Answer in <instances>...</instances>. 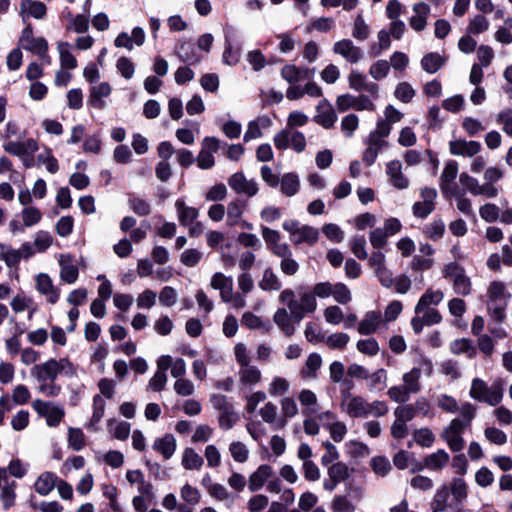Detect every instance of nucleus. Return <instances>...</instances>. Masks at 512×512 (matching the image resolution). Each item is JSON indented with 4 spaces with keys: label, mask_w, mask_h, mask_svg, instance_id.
<instances>
[{
    "label": "nucleus",
    "mask_w": 512,
    "mask_h": 512,
    "mask_svg": "<svg viewBox=\"0 0 512 512\" xmlns=\"http://www.w3.org/2000/svg\"><path fill=\"white\" fill-rule=\"evenodd\" d=\"M434 371L433 362L429 358H421L417 365L402 375V384L391 386L387 395L391 401L395 403H405L410 399L412 394L421 391V375L431 377Z\"/></svg>",
    "instance_id": "f257e3e1"
},
{
    "label": "nucleus",
    "mask_w": 512,
    "mask_h": 512,
    "mask_svg": "<svg viewBox=\"0 0 512 512\" xmlns=\"http://www.w3.org/2000/svg\"><path fill=\"white\" fill-rule=\"evenodd\" d=\"M476 414V407L465 402L460 408V417L453 418L442 430L441 438L446 442L453 452H460L465 446L463 433L470 426Z\"/></svg>",
    "instance_id": "f03ea898"
},
{
    "label": "nucleus",
    "mask_w": 512,
    "mask_h": 512,
    "mask_svg": "<svg viewBox=\"0 0 512 512\" xmlns=\"http://www.w3.org/2000/svg\"><path fill=\"white\" fill-rule=\"evenodd\" d=\"M30 374L37 382L56 381L59 374L69 377L76 376L77 368L67 358H50L43 363L34 365Z\"/></svg>",
    "instance_id": "7ed1b4c3"
},
{
    "label": "nucleus",
    "mask_w": 512,
    "mask_h": 512,
    "mask_svg": "<svg viewBox=\"0 0 512 512\" xmlns=\"http://www.w3.org/2000/svg\"><path fill=\"white\" fill-rule=\"evenodd\" d=\"M486 298L488 315L498 323L503 322L506 317L508 301L511 298L506 284L498 280L490 282L486 290Z\"/></svg>",
    "instance_id": "20e7f679"
},
{
    "label": "nucleus",
    "mask_w": 512,
    "mask_h": 512,
    "mask_svg": "<svg viewBox=\"0 0 512 512\" xmlns=\"http://www.w3.org/2000/svg\"><path fill=\"white\" fill-rule=\"evenodd\" d=\"M278 299L296 316L297 323H300L306 314H311L317 309L316 296L312 291L302 292L299 300H297L295 292L287 288L280 292Z\"/></svg>",
    "instance_id": "39448f33"
},
{
    "label": "nucleus",
    "mask_w": 512,
    "mask_h": 512,
    "mask_svg": "<svg viewBox=\"0 0 512 512\" xmlns=\"http://www.w3.org/2000/svg\"><path fill=\"white\" fill-rule=\"evenodd\" d=\"M503 395L501 383L488 386L481 378H474L471 382L469 396L475 401L497 406L502 401Z\"/></svg>",
    "instance_id": "423d86ee"
},
{
    "label": "nucleus",
    "mask_w": 512,
    "mask_h": 512,
    "mask_svg": "<svg viewBox=\"0 0 512 512\" xmlns=\"http://www.w3.org/2000/svg\"><path fill=\"white\" fill-rule=\"evenodd\" d=\"M282 227L289 233L290 240L294 245H314L319 239V231L317 228L302 225L295 219H289L283 222Z\"/></svg>",
    "instance_id": "0eeeda50"
},
{
    "label": "nucleus",
    "mask_w": 512,
    "mask_h": 512,
    "mask_svg": "<svg viewBox=\"0 0 512 512\" xmlns=\"http://www.w3.org/2000/svg\"><path fill=\"white\" fill-rule=\"evenodd\" d=\"M353 384L349 382L346 389L341 390L340 408L350 418H366L368 400L363 396L353 394L350 389Z\"/></svg>",
    "instance_id": "6e6552de"
},
{
    "label": "nucleus",
    "mask_w": 512,
    "mask_h": 512,
    "mask_svg": "<svg viewBox=\"0 0 512 512\" xmlns=\"http://www.w3.org/2000/svg\"><path fill=\"white\" fill-rule=\"evenodd\" d=\"M32 408L39 417L44 418L48 427H58L65 417L64 406L60 403L35 399Z\"/></svg>",
    "instance_id": "1a4fd4ad"
},
{
    "label": "nucleus",
    "mask_w": 512,
    "mask_h": 512,
    "mask_svg": "<svg viewBox=\"0 0 512 512\" xmlns=\"http://www.w3.org/2000/svg\"><path fill=\"white\" fill-rule=\"evenodd\" d=\"M3 149L18 158H20L25 167L33 165V155L39 149L35 139L29 138L24 141H8L4 143Z\"/></svg>",
    "instance_id": "9d476101"
},
{
    "label": "nucleus",
    "mask_w": 512,
    "mask_h": 512,
    "mask_svg": "<svg viewBox=\"0 0 512 512\" xmlns=\"http://www.w3.org/2000/svg\"><path fill=\"white\" fill-rule=\"evenodd\" d=\"M332 51L349 64H358L364 59L363 50L354 44L351 39L344 38L333 44Z\"/></svg>",
    "instance_id": "9b49d317"
},
{
    "label": "nucleus",
    "mask_w": 512,
    "mask_h": 512,
    "mask_svg": "<svg viewBox=\"0 0 512 512\" xmlns=\"http://www.w3.org/2000/svg\"><path fill=\"white\" fill-rule=\"evenodd\" d=\"M18 46L35 55H44L45 52H48L47 40L44 37H35L30 24L23 29L18 40Z\"/></svg>",
    "instance_id": "f8f14e48"
},
{
    "label": "nucleus",
    "mask_w": 512,
    "mask_h": 512,
    "mask_svg": "<svg viewBox=\"0 0 512 512\" xmlns=\"http://www.w3.org/2000/svg\"><path fill=\"white\" fill-rule=\"evenodd\" d=\"M35 290L43 296L49 304H56L61 295L60 289L54 285L53 279L47 273H38L34 276Z\"/></svg>",
    "instance_id": "ddd939ff"
},
{
    "label": "nucleus",
    "mask_w": 512,
    "mask_h": 512,
    "mask_svg": "<svg viewBox=\"0 0 512 512\" xmlns=\"http://www.w3.org/2000/svg\"><path fill=\"white\" fill-rule=\"evenodd\" d=\"M459 182L474 196L484 195L487 198H496L499 188L490 184H480L479 181L466 172L459 175Z\"/></svg>",
    "instance_id": "4468645a"
},
{
    "label": "nucleus",
    "mask_w": 512,
    "mask_h": 512,
    "mask_svg": "<svg viewBox=\"0 0 512 512\" xmlns=\"http://www.w3.org/2000/svg\"><path fill=\"white\" fill-rule=\"evenodd\" d=\"M220 148V141L216 137H205L201 143V150L196 158L200 169L207 170L215 165L214 154Z\"/></svg>",
    "instance_id": "2eb2a0df"
},
{
    "label": "nucleus",
    "mask_w": 512,
    "mask_h": 512,
    "mask_svg": "<svg viewBox=\"0 0 512 512\" xmlns=\"http://www.w3.org/2000/svg\"><path fill=\"white\" fill-rule=\"evenodd\" d=\"M350 477V470L346 463L337 461L327 467V478L323 481V488L332 492L339 483Z\"/></svg>",
    "instance_id": "dca6fc26"
},
{
    "label": "nucleus",
    "mask_w": 512,
    "mask_h": 512,
    "mask_svg": "<svg viewBox=\"0 0 512 512\" xmlns=\"http://www.w3.org/2000/svg\"><path fill=\"white\" fill-rule=\"evenodd\" d=\"M228 185L236 193L247 197L255 196L259 191L256 180L247 179L242 172H236L228 179Z\"/></svg>",
    "instance_id": "f3484780"
},
{
    "label": "nucleus",
    "mask_w": 512,
    "mask_h": 512,
    "mask_svg": "<svg viewBox=\"0 0 512 512\" xmlns=\"http://www.w3.org/2000/svg\"><path fill=\"white\" fill-rule=\"evenodd\" d=\"M385 326L381 311L371 310L367 311L359 321L357 331L359 334L367 336L379 333Z\"/></svg>",
    "instance_id": "a211bd4d"
},
{
    "label": "nucleus",
    "mask_w": 512,
    "mask_h": 512,
    "mask_svg": "<svg viewBox=\"0 0 512 512\" xmlns=\"http://www.w3.org/2000/svg\"><path fill=\"white\" fill-rule=\"evenodd\" d=\"M349 87L357 92L365 91L372 97H378V85L368 80L367 76L357 70L352 69L347 77Z\"/></svg>",
    "instance_id": "6ab92c4d"
},
{
    "label": "nucleus",
    "mask_w": 512,
    "mask_h": 512,
    "mask_svg": "<svg viewBox=\"0 0 512 512\" xmlns=\"http://www.w3.org/2000/svg\"><path fill=\"white\" fill-rule=\"evenodd\" d=\"M60 266L59 277L67 284H74L79 277V269L75 257L71 254H60L58 258Z\"/></svg>",
    "instance_id": "aec40b11"
},
{
    "label": "nucleus",
    "mask_w": 512,
    "mask_h": 512,
    "mask_svg": "<svg viewBox=\"0 0 512 512\" xmlns=\"http://www.w3.org/2000/svg\"><path fill=\"white\" fill-rule=\"evenodd\" d=\"M430 506L431 509L440 512H463V507L450 499L449 489L446 486L436 491Z\"/></svg>",
    "instance_id": "412c9836"
},
{
    "label": "nucleus",
    "mask_w": 512,
    "mask_h": 512,
    "mask_svg": "<svg viewBox=\"0 0 512 512\" xmlns=\"http://www.w3.org/2000/svg\"><path fill=\"white\" fill-rule=\"evenodd\" d=\"M273 321L279 330L287 337L294 335L296 331V316L286 308H278L274 315Z\"/></svg>",
    "instance_id": "4be33fe9"
},
{
    "label": "nucleus",
    "mask_w": 512,
    "mask_h": 512,
    "mask_svg": "<svg viewBox=\"0 0 512 512\" xmlns=\"http://www.w3.org/2000/svg\"><path fill=\"white\" fill-rule=\"evenodd\" d=\"M388 183L398 190L409 187V179L403 173V165L399 160H391L386 164Z\"/></svg>",
    "instance_id": "5701e85b"
},
{
    "label": "nucleus",
    "mask_w": 512,
    "mask_h": 512,
    "mask_svg": "<svg viewBox=\"0 0 512 512\" xmlns=\"http://www.w3.org/2000/svg\"><path fill=\"white\" fill-rule=\"evenodd\" d=\"M15 488L16 482L9 478L6 469L0 468V499L5 510H8L15 503Z\"/></svg>",
    "instance_id": "b1692460"
},
{
    "label": "nucleus",
    "mask_w": 512,
    "mask_h": 512,
    "mask_svg": "<svg viewBox=\"0 0 512 512\" xmlns=\"http://www.w3.org/2000/svg\"><path fill=\"white\" fill-rule=\"evenodd\" d=\"M47 13L46 5L37 0H21L19 6V14L23 20L26 22L29 18H34L37 20L44 19Z\"/></svg>",
    "instance_id": "393cba45"
},
{
    "label": "nucleus",
    "mask_w": 512,
    "mask_h": 512,
    "mask_svg": "<svg viewBox=\"0 0 512 512\" xmlns=\"http://www.w3.org/2000/svg\"><path fill=\"white\" fill-rule=\"evenodd\" d=\"M237 377L242 390L251 389L261 382L262 373L257 366L249 364L239 367Z\"/></svg>",
    "instance_id": "a878e982"
},
{
    "label": "nucleus",
    "mask_w": 512,
    "mask_h": 512,
    "mask_svg": "<svg viewBox=\"0 0 512 512\" xmlns=\"http://www.w3.org/2000/svg\"><path fill=\"white\" fill-rule=\"evenodd\" d=\"M274 476V469L268 464H262L252 472L248 479V488L251 492L259 491Z\"/></svg>",
    "instance_id": "bb28decb"
},
{
    "label": "nucleus",
    "mask_w": 512,
    "mask_h": 512,
    "mask_svg": "<svg viewBox=\"0 0 512 512\" xmlns=\"http://www.w3.org/2000/svg\"><path fill=\"white\" fill-rule=\"evenodd\" d=\"M450 153L454 156L474 157L481 150V144L478 141H467L456 139L449 143Z\"/></svg>",
    "instance_id": "cd10ccee"
},
{
    "label": "nucleus",
    "mask_w": 512,
    "mask_h": 512,
    "mask_svg": "<svg viewBox=\"0 0 512 512\" xmlns=\"http://www.w3.org/2000/svg\"><path fill=\"white\" fill-rule=\"evenodd\" d=\"M314 120L325 129H329L334 126L337 120V115L328 100L322 99L318 103Z\"/></svg>",
    "instance_id": "c85d7f7f"
},
{
    "label": "nucleus",
    "mask_w": 512,
    "mask_h": 512,
    "mask_svg": "<svg viewBox=\"0 0 512 512\" xmlns=\"http://www.w3.org/2000/svg\"><path fill=\"white\" fill-rule=\"evenodd\" d=\"M261 235L267 245V248L275 256L289 248L287 243L281 242V235L277 230L262 226Z\"/></svg>",
    "instance_id": "c756f323"
},
{
    "label": "nucleus",
    "mask_w": 512,
    "mask_h": 512,
    "mask_svg": "<svg viewBox=\"0 0 512 512\" xmlns=\"http://www.w3.org/2000/svg\"><path fill=\"white\" fill-rule=\"evenodd\" d=\"M443 299L444 293L442 290L428 288L419 298L414 311L416 314H421L425 309H430V306L439 305Z\"/></svg>",
    "instance_id": "7c9ffc66"
},
{
    "label": "nucleus",
    "mask_w": 512,
    "mask_h": 512,
    "mask_svg": "<svg viewBox=\"0 0 512 512\" xmlns=\"http://www.w3.org/2000/svg\"><path fill=\"white\" fill-rule=\"evenodd\" d=\"M281 417L278 420L277 428H284L288 420L294 418L299 413L296 400L293 397L286 396L280 400Z\"/></svg>",
    "instance_id": "2f4dec72"
},
{
    "label": "nucleus",
    "mask_w": 512,
    "mask_h": 512,
    "mask_svg": "<svg viewBox=\"0 0 512 512\" xmlns=\"http://www.w3.org/2000/svg\"><path fill=\"white\" fill-rule=\"evenodd\" d=\"M458 170L456 161L450 160L445 164L440 176V189L444 194H448L453 191V189H457L452 186V183L457 177Z\"/></svg>",
    "instance_id": "473e14b6"
},
{
    "label": "nucleus",
    "mask_w": 512,
    "mask_h": 512,
    "mask_svg": "<svg viewBox=\"0 0 512 512\" xmlns=\"http://www.w3.org/2000/svg\"><path fill=\"white\" fill-rule=\"evenodd\" d=\"M156 365L157 370L149 380L148 388L155 392H160L165 388L168 381L166 371L168 370L169 362H167V359H157Z\"/></svg>",
    "instance_id": "72a5a7b5"
},
{
    "label": "nucleus",
    "mask_w": 512,
    "mask_h": 512,
    "mask_svg": "<svg viewBox=\"0 0 512 512\" xmlns=\"http://www.w3.org/2000/svg\"><path fill=\"white\" fill-rule=\"evenodd\" d=\"M89 101L97 109L105 107L104 98L110 96L112 88L108 82H101L90 88Z\"/></svg>",
    "instance_id": "f704fd0d"
},
{
    "label": "nucleus",
    "mask_w": 512,
    "mask_h": 512,
    "mask_svg": "<svg viewBox=\"0 0 512 512\" xmlns=\"http://www.w3.org/2000/svg\"><path fill=\"white\" fill-rule=\"evenodd\" d=\"M271 124L272 121L267 116H260L250 121L244 134V141L249 142L262 137V129L269 128Z\"/></svg>",
    "instance_id": "c9c22d12"
},
{
    "label": "nucleus",
    "mask_w": 512,
    "mask_h": 512,
    "mask_svg": "<svg viewBox=\"0 0 512 512\" xmlns=\"http://www.w3.org/2000/svg\"><path fill=\"white\" fill-rule=\"evenodd\" d=\"M175 208L178 220L182 226H189L199 216V210L195 207L188 206L181 198L175 201Z\"/></svg>",
    "instance_id": "e433bc0d"
},
{
    "label": "nucleus",
    "mask_w": 512,
    "mask_h": 512,
    "mask_svg": "<svg viewBox=\"0 0 512 512\" xmlns=\"http://www.w3.org/2000/svg\"><path fill=\"white\" fill-rule=\"evenodd\" d=\"M210 286L215 290H219L220 298L223 301L227 299L233 291V279L221 272H216L211 277Z\"/></svg>",
    "instance_id": "4c0bfd02"
},
{
    "label": "nucleus",
    "mask_w": 512,
    "mask_h": 512,
    "mask_svg": "<svg viewBox=\"0 0 512 512\" xmlns=\"http://www.w3.org/2000/svg\"><path fill=\"white\" fill-rule=\"evenodd\" d=\"M176 447V439L172 434H165L163 437L155 439L152 445V448L166 460L173 456Z\"/></svg>",
    "instance_id": "58836bf2"
},
{
    "label": "nucleus",
    "mask_w": 512,
    "mask_h": 512,
    "mask_svg": "<svg viewBox=\"0 0 512 512\" xmlns=\"http://www.w3.org/2000/svg\"><path fill=\"white\" fill-rule=\"evenodd\" d=\"M429 12L430 7L426 3H416L413 6L414 14L409 20L410 26L416 31H422L426 27Z\"/></svg>",
    "instance_id": "ea45409f"
},
{
    "label": "nucleus",
    "mask_w": 512,
    "mask_h": 512,
    "mask_svg": "<svg viewBox=\"0 0 512 512\" xmlns=\"http://www.w3.org/2000/svg\"><path fill=\"white\" fill-rule=\"evenodd\" d=\"M277 257L281 258L279 267L281 272L286 276H294L300 269L299 263L293 258V253L289 248L285 249Z\"/></svg>",
    "instance_id": "a19ab883"
},
{
    "label": "nucleus",
    "mask_w": 512,
    "mask_h": 512,
    "mask_svg": "<svg viewBox=\"0 0 512 512\" xmlns=\"http://www.w3.org/2000/svg\"><path fill=\"white\" fill-rule=\"evenodd\" d=\"M321 366L322 357L318 353H311L308 355L305 366L300 370L299 375L304 380L314 379Z\"/></svg>",
    "instance_id": "79ce46f5"
},
{
    "label": "nucleus",
    "mask_w": 512,
    "mask_h": 512,
    "mask_svg": "<svg viewBox=\"0 0 512 512\" xmlns=\"http://www.w3.org/2000/svg\"><path fill=\"white\" fill-rule=\"evenodd\" d=\"M449 460V454L444 449H438L424 458V466L429 470L437 471L443 469Z\"/></svg>",
    "instance_id": "37998d69"
},
{
    "label": "nucleus",
    "mask_w": 512,
    "mask_h": 512,
    "mask_svg": "<svg viewBox=\"0 0 512 512\" xmlns=\"http://www.w3.org/2000/svg\"><path fill=\"white\" fill-rule=\"evenodd\" d=\"M280 191L287 197L296 195L300 189V179L295 173H286L279 179Z\"/></svg>",
    "instance_id": "c03bdc74"
},
{
    "label": "nucleus",
    "mask_w": 512,
    "mask_h": 512,
    "mask_svg": "<svg viewBox=\"0 0 512 512\" xmlns=\"http://www.w3.org/2000/svg\"><path fill=\"white\" fill-rule=\"evenodd\" d=\"M57 50L62 68L73 70L78 66V62L71 52V45L68 42H58Z\"/></svg>",
    "instance_id": "a18cd8bd"
},
{
    "label": "nucleus",
    "mask_w": 512,
    "mask_h": 512,
    "mask_svg": "<svg viewBox=\"0 0 512 512\" xmlns=\"http://www.w3.org/2000/svg\"><path fill=\"white\" fill-rule=\"evenodd\" d=\"M57 480L54 473L44 472L36 480L34 488L38 494L46 496L55 488Z\"/></svg>",
    "instance_id": "49530a36"
},
{
    "label": "nucleus",
    "mask_w": 512,
    "mask_h": 512,
    "mask_svg": "<svg viewBox=\"0 0 512 512\" xmlns=\"http://www.w3.org/2000/svg\"><path fill=\"white\" fill-rule=\"evenodd\" d=\"M245 207V202L239 199L233 200L228 203L226 219V223L228 226L233 227L240 224V220L242 219Z\"/></svg>",
    "instance_id": "de8ad7c7"
},
{
    "label": "nucleus",
    "mask_w": 512,
    "mask_h": 512,
    "mask_svg": "<svg viewBox=\"0 0 512 512\" xmlns=\"http://www.w3.org/2000/svg\"><path fill=\"white\" fill-rule=\"evenodd\" d=\"M258 285L259 288L265 292L279 291L282 287L279 277L270 267L263 271L262 278Z\"/></svg>",
    "instance_id": "09e8293b"
},
{
    "label": "nucleus",
    "mask_w": 512,
    "mask_h": 512,
    "mask_svg": "<svg viewBox=\"0 0 512 512\" xmlns=\"http://www.w3.org/2000/svg\"><path fill=\"white\" fill-rule=\"evenodd\" d=\"M449 489V494H452V499L456 504L463 507V502L468 497V487L462 478H455L452 480Z\"/></svg>",
    "instance_id": "8fccbe9b"
},
{
    "label": "nucleus",
    "mask_w": 512,
    "mask_h": 512,
    "mask_svg": "<svg viewBox=\"0 0 512 512\" xmlns=\"http://www.w3.org/2000/svg\"><path fill=\"white\" fill-rule=\"evenodd\" d=\"M447 195L453 196L455 198V203L457 209L467 217H474V210L472 207L471 200L466 197L465 192L457 189H453Z\"/></svg>",
    "instance_id": "3c124183"
},
{
    "label": "nucleus",
    "mask_w": 512,
    "mask_h": 512,
    "mask_svg": "<svg viewBox=\"0 0 512 512\" xmlns=\"http://www.w3.org/2000/svg\"><path fill=\"white\" fill-rule=\"evenodd\" d=\"M446 59L438 53H428L421 60V67L429 74L436 73L444 64Z\"/></svg>",
    "instance_id": "603ef678"
},
{
    "label": "nucleus",
    "mask_w": 512,
    "mask_h": 512,
    "mask_svg": "<svg viewBox=\"0 0 512 512\" xmlns=\"http://www.w3.org/2000/svg\"><path fill=\"white\" fill-rule=\"evenodd\" d=\"M298 400L303 407L302 413L304 415L315 412L318 398L312 390L302 389L298 394Z\"/></svg>",
    "instance_id": "864d4df0"
},
{
    "label": "nucleus",
    "mask_w": 512,
    "mask_h": 512,
    "mask_svg": "<svg viewBox=\"0 0 512 512\" xmlns=\"http://www.w3.org/2000/svg\"><path fill=\"white\" fill-rule=\"evenodd\" d=\"M239 420L240 415L232 405L220 412L218 418L219 427L223 430H230L238 423Z\"/></svg>",
    "instance_id": "5fc2aeb1"
},
{
    "label": "nucleus",
    "mask_w": 512,
    "mask_h": 512,
    "mask_svg": "<svg viewBox=\"0 0 512 512\" xmlns=\"http://www.w3.org/2000/svg\"><path fill=\"white\" fill-rule=\"evenodd\" d=\"M203 458L192 448H186L182 454L181 464L187 470H198L203 466Z\"/></svg>",
    "instance_id": "6e6d98bb"
},
{
    "label": "nucleus",
    "mask_w": 512,
    "mask_h": 512,
    "mask_svg": "<svg viewBox=\"0 0 512 512\" xmlns=\"http://www.w3.org/2000/svg\"><path fill=\"white\" fill-rule=\"evenodd\" d=\"M445 230V223L441 219H435L425 225L423 234L432 241H438L443 237Z\"/></svg>",
    "instance_id": "4d7b16f0"
},
{
    "label": "nucleus",
    "mask_w": 512,
    "mask_h": 512,
    "mask_svg": "<svg viewBox=\"0 0 512 512\" xmlns=\"http://www.w3.org/2000/svg\"><path fill=\"white\" fill-rule=\"evenodd\" d=\"M159 360L167 359L169 362L168 369H170L171 376L176 380L184 378L186 374V362L182 358H172L170 355H161L158 357Z\"/></svg>",
    "instance_id": "13d9d810"
},
{
    "label": "nucleus",
    "mask_w": 512,
    "mask_h": 512,
    "mask_svg": "<svg viewBox=\"0 0 512 512\" xmlns=\"http://www.w3.org/2000/svg\"><path fill=\"white\" fill-rule=\"evenodd\" d=\"M367 388L370 392L382 390L387 385V372L380 368L373 373H369Z\"/></svg>",
    "instance_id": "bf43d9fd"
},
{
    "label": "nucleus",
    "mask_w": 512,
    "mask_h": 512,
    "mask_svg": "<svg viewBox=\"0 0 512 512\" xmlns=\"http://www.w3.org/2000/svg\"><path fill=\"white\" fill-rule=\"evenodd\" d=\"M105 412V401L101 395H96L93 398V413L89 422V428L96 431L98 424L103 418Z\"/></svg>",
    "instance_id": "052dcab7"
},
{
    "label": "nucleus",
    "mask_w": 512,
    "mask_h": 512,
    "mask_svg": "<svg viewBox=\"0 0 512 512\" xmlns=\"http://www.w3.org/2000/svg\"><path fill=\"white\" fill-rule=\"evenodd\" d=\"M177 55L181 61L189 64H196L201 60V56L196 53L191 42H184L180 44L177 49Z\"/></svg>",
    "instance_id": "680f3d73"
},
{
    "label": "nucleus",
    "mask_w": 512,
    "mask_h": 512,
    "mask_svg": "<svg viewBox=\"0 0 512 512\" xmlns=\"http://www.w3.org/2000/svg\"><path fill=\"white\" fill-rule=\"evenodd\" d=\"M229 453L237 463H245L249 459L250 451L247 445L241 441H232L228 447Z\"/></svg>",
    "instance_id": "e2e57ef3"
},
{
    "label": "nucleus",
    "mask_w": 512,
    "mask_h": 512,
    "mask_svg": "<svg viewBox=\"0 0 512 512\" xmlns=\"http://www.w3.org/2000/svg\"><path fill=\"white\" fill-rule=\"evenodd\" d=\"M414 442L424 448L431 447L435 442V435L428 427H422L413 432Z\"/></svg>",
    "instance_id": "0e129e2a"
},
{
    "label": "nucleus",
    "mask_w": 512,
    "mask_h": 512,
    "mask_svg": "<svg viewBox=\"0 0 512 512\" xmlns=\"http://www.w3.org/2000/svg\"><path fill=\"white\" fill-rule=\"evenodd\" d=\"M242 325L248 329H260L268 332L271 329L269 323H265L261 317L253 314L252 312H245L241 319Z\"/></svg>",
    "instance_id": "69168bd1"
},
{
    "label": "nucleus",
    "mask_w": 512,
    "mask_h": 512,
    "mask_svg": "<svg viewBox=\"0 0 512 512\" xmlns=\"http://www.w3.org/2000/svg\"><path fill=\"white\" fill-rule=\"evenodd\" d=\"M345 449L348 455L353 458H364L370 455V448L363 442L350 440L345 443Z\"/></svg>",
    "instance_id": "338daca9"
},
{
    "label": "nucleus",
    "mask_w": 512,
    "mask_h": 512,
    "mask_svg": "<svg viewBox=\"0 0 512 512\" xmlns=\"http://www.w3.org/2000/svg\"><path fill=\"white\" fill-rule=\"evenodd\" d=\"M416 95V90L408 82H399L396 85L394 96L402 103H410Z\"/></svg>",
    "instance_id": "774afa93"
}]
</instances>
